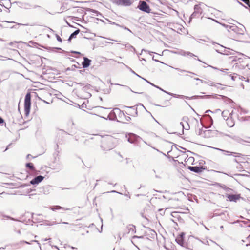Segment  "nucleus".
I'll use <instances>...</instances> for the list:
<instances>
[{
	"label": "nucleus",
	"instance_id": "f257e3e1",
	"mask_svg": "<svg viewBox=\"0 0 250 250\" xmlns=\"http://www.w3.org/2000/svg\"><path fill=\"white\" fill-rule=\"evenodd\" d=\"M217 94H213L212 95H195L192 96L191 97H188L187 96H184L183 95H174L175 98H181V99H186L188 100H192V99H209L212 96L213 98H216L217 96Z\"/></svg>",
	"mask_w": 250,
	"mask_h": 250
},
{
	"label": "nucleus",
	"instance_id": "f03ea898",
	"mask_svg": "<svg viewBox=\"0 0 250 250\" xmlns=\"http://www.w3.org/2000/svg\"><path fill=\"white\" fill-rule=\"evenodd\" d=\"M31 95L30 92L26 93L24 99V112L26 116H28L30 112L31 104Z\"/></svg>",
	"mask_w": 250,
	"mask_h": 250
},
{
	"label": "nucleus",
	"instance_id": "7ed1b4c3",
	"mask_svg": "<svg viewBox=\"0 0 250 250\" xmlns=\"http://www.w3.org/2000/svg\"><path fill=\"white\" fill-rule=\"evenodd\" d=\"M201 4H196L194 6V12L189 18V22H190L192 19L198 18L203 12L202 8L200 7Z\"/></svg>",
	"mask_w": 250,
	"mask_h": 250
},
{
	"label": "nucleus",
	"instance_id": "20e7f679",
	"mask_svg": "<svg viewBox=\"0 0 250 250\" xmlns=\"http://www.w3.org/2000/svg\"><path fill=\"white\" fill-rule=\"evenodd\" d=\"M137 8L146 13H151V9L149 5L146 1L143 0L139 1Z\"/></svg>",
	"mask_w": 250,
	"mask_h": 250
},
{
	"label": "nucleus",
	"instance_id": "39448f33",
	"mask_svg": "<svg viewBox=\"0 0 250 250\" xmlns=\"http://www.w3.org/2000/svg\"><path fill=\"white\" fill-rule=\"evenodd\" d=\"M241 27H239L236 25H234L233 32L235 34V37H238L240 35H243L245 34L246 31L244 26L240 23H239Z\"/></svg>",
	"mask_w": 250,
	"mask_h": 250
},
{
	"label": "nucleus",
	"instance_id": "423d86ee",
	"mask_svg": "<svg viewBox=\"0 0 250 250\" xmlns=\"http://www.w3.org/2000/svg\"><path fill=\"white\" fill-rule=\"evenodd\" d=\"M113 3L118 5L123 6H129L132 4L131 0H109Z\"/></svg>",
	"mask_w": 250,
	"mask_h": 250
},
{
	"label": "nucleus",
	"instance_id": "0eeeda50",
	"mask_svg": "<svg viewBox=\"0 0 250 250\" xmlns=\"http://www.w3.org/2000/svg\"><path fill=\"white\" fill-rule=\"evenodd\" d=\"M225 196L230 202H236L240 199L244 200V198L241 196L240 194L226 193Z\"/></svg>",
	"mask_w": 250,
	"mask_h": 250
},
{
	"label": "nucleus",
	"instance_id": "6e6552de",
	"mask_svg": "<svg viewBox=\"0 0 250 250\" xmlns=\"http://www.w3.org/2000/svg\"><path fill=\"white\" fill-rule=\"evenodd\" d=\"M113 138L111 137L108 138L105 141H104L102 143V144L101 145V147L103 150H108L112 149L114 146V145H110L108 146H106V144H111L113 142Z\"/></svg>",
	"mask_w": 250,
	"mask_h": 250
},
{
	"label": "nucleus",
	"instance_id": "1a4fd4ad",
	"mask_svg": "<svg viewBox=\"0 0 250 250\" xmlns=\"http://www.w3.org/2000/svg\"><path fill=\"white\" fill-rule=\"evenodd\" d=\"M139 105L142 106L146 110L145 107L144 106V105L142 104H137L136 105H134V106H128L125 105V106H124L123 107L125 108H130L133 110V112H134V113L131 112L130 113H128L126 112H125L126 114L129 115L133 117H137L138 116V111H137V106Z\"/></svg>",
	"mask_w": 250,
	"mask_h": 250
},
{
	"label": "nucleus",
	"instance_id": "9d476101",
	"mask_svg": "<svg viewBox=\"0 0 250 250\" xmlns=\"http://www.w3.org/2000/svg\"><path fill=\"white\" fill-rule=\"evenodd\" d=\"M185 233L181 232L180 234L178 235V236L176 238L175 241L177 244H178L180 246L187 248V244L184 242V236Z\"/></svg>",
	"mask_w": 250,
	"mask_h": 250
},
{
	"label": "nucleus",
	"instance_id": "9b49d317",
	"mask_svg": "<svg viewBox=\"0 0 250 250\" xmlns=\"http://www.w3.org/2000/svg\"><path fill=\"white\" fill-rule=\"evenodd\" d=\"M101 118H103L105 120H109L111 121H116L119 122L120 121L117 120V114L116 111H115V108L110 112L108 114L107 118L100 116Z\"/></svg>",
	"mask_w": 250,
	"mask_h": 250
},
{
	"label": "nucleus",
	"instance_id": "f8f14e48",
	"mask_svg": "<svg viewBox=\"0 0 250 250\" xmlns=\"http://www.w3.org/2000/svg\"><path fill=\"white\" fill-rule=\"evenodd\" d=\"M125 137L127 139L128 142L131 144L136 143L138 139L139 138V136L132 133L126 134Z\"/></svg>",
	"mask_w": 250,
	"mask_h": 250
},
{
	"label": "nucleus",
	"instance_id": "ddd939ff",
	"mask_svg": "<svg viewBox=\"0 0 250 250\" xmlns=\"http://www.w3.org/2000/svg\"><path fill=\"white\" fill-rule=\"evenodd\" d=\"M213 148L222 152L223 153V154L225 155H228V156L232 155L235 157H240L242 155L241 153H236V152H230V151H229L227 150H223V149H222L220 148Z\"/></svg>",
	"mask_w": 250,
	"mask_h": 250
},
{
	"label": "nucleus",
	"instance_id": "4468645a",
	"mask_svg": "<svg viewBox=\"0 0 250 250\" xmlns=\"http://www.w3.org/2000/svg\"><path fill=\"white\" fill-rule=\"evenodd\" d=\"M188 169L192 172H194L196 173H201L205 168L203 166H189Z\"/></svg>",
	"mask_w": 250,
	"mask_h": 250
},
{
	"label": "nucleus",
	"instance_id": "2eb2a0df",
	"mask_svg": "<svg viewBox=\"0 0 250 250\" xmlns=\"http://www.w3.org/2000/svg\"><path fill=\"white\" fill-rule=\"evenodd\" d=\"M44 178V177L42 175H39L35 177L30 182V183L33 185H38L41 183Z\"/></svg>",
	"mask_w": 250,
	"mask_h": 250
},
{
	"label": "nucleus",
	"instance_id": "dca6fc26",
	"mask_svg": "<svg viewBox=\"0 0 250 250\" xmlns=\"http://www.w3.org/2000/svg\"><path fill=\"white\" fill-rule=\"evenodd\" d=\"M233 112L232 111L231 113L229 114V116L227 117V118L226 120V124L229 127H232L234 126L235 123L234 120L231 117L232 115L233 114Z\"/></svg>",
	"mask_w": 250,
	"mask_h": 250
},
{
	"label": "nucleus",
	"instance_id": "f3484780",
	"mask_svg": "<svg viewBox=\"0 0 250 250\" xmlns=\"http://www.w3.org/2000/svg\"><path fill=\"white\" fill-rule=\"evenodd\" d=\"M235 67L239 69H244L246 67H248L249 69L250 70V68L249 67V65L247 63H246L245 62H239L235 63Z\"/></svg>",
	"mask_w": 250,
	"mask_h": 250
},
{
	"label": "nucleus",
	"instance_id": "a211bd4d",
	"mask_svg": "<svg viewBox=\"0 0 250 250\" xmlns=\"http://www.w3.org/2000/svg\"><path fill=\"white\" fill-rule=\"evenodd\" d=\"M115 111L116 112L117 116H118L119 118L121 120L120 122H123L122 121L124 120V118L125 115V111H122L118 108H115Z\"/></svg>",
	"mask_w": 250,
	"mask_h": 250
},
{
	"label": "nucleus",
	"instance_id": "6ab92c4d",
	"mask_svg": "<svg viewBox=\"0 0 250 250\" xmlns=\"http://www.w3.org/2000/svg\"><path fill=\"white\" fill-rule=\"evenodd\" d=\"M91 62V60L86 57H83V61L82 62V64L83 68H86L88 67Z\"/></svg>",
	"mask_w": 250,
	"mask_h": 250
},
{
	"label": "nucleus",
	"instance_id": "aec40b11",
	"mask_svg": "<svg viewBox=\"0 0 250 250\" xmlns=\"http://www.w3.org/2000/svg\"><path fill=\"white\" fill-rule=\"evenodd\" d=\"M52 187L49 185H47L43 187L40 188V192H42L44 194H48L50 193V190L52 189Z\"/></svg>",
	"mask_w": 250,
	"mask_h": 250
},
{
	"label": "nucleus",
	"instance_id": "412c9836",
	"mask_svg": "<svg viewBox=\"0 0 250 250\" xmlns=\"http://www.w3.org/2000/svg\"><path fill=\"white\" fill-rule=\"evenodd\" d=\"M53 167L54 169L57 170L58 171L62 170L63 167V164L61 162H54Z\"/></svg>",
	"mask_w": 250,
	"mask_h": 250
},
{
	"label": "nucleus",
	"instance_id": "4be33fe9",
	"mask_svg": "<svg viewBox=\"0 0 250 250\" xmlns=\"http://www.w3.org/2000/svg\"><path fill=\"white\" fill-rule=\"evenodd\" d=\"M220 187L221 188H222L223 189L225 190L226 192H228V193H229L230 192H233V193H235V191L232 189V188H229L228 187H227L226 185H222V184H220Z\"/></svg>",
	"mask_w": 250,
	"mask_h": 250
},
{
	"label": "nucleus",
	"instance_id": "5701e85b",
	"mask_svg": "<svg viewBox=\"0 0 250 250\" xmlns=\"http://www.w3.org/2000/svg\"><path fill=\"white\" fill-rule=\"evenodd\" d=\"M33 242L37 243L39 245L40 247H41L40 244L39 242V241H37V240H32L31 242H28V241H26L22 240V241H20V242H19L18 243H16L14 245H15V246H19V245L21 244L22 243H25V244H31V243Z\"/></svg>",
	"mask_w": 250,
	"mask_h": 250
},
{
	"label": "nucleus",
	"instance_id": "b1692460",
	"mask_svg": "<svg viewBox=\"0 0 250 250\" xmlns=\"http://www.w3.org/2000/svg\"><path fill=\"white\" fill-rule=\"evenodd\" d=\"M87 11L95 14L96 16H99L103 18L104 17L102 13H101L100 12L96 10L88 8Z\"/></svg>",
	"mask_w": 250,
	"mask_h": 250
},
{
	"label": "nucleus",
	"instance_id": "393cba45",
	"mask_svg": "<svg viewBox=\"0 0 250 250\" xmlns=\"http://www.w3.org/2000/svg\"><path fill=\"white\" fill-rule=\"evenodd\" d=\"M26 167L29 169L32 172H35L36 171L35 167L34 165L32 163H27L26 164Z\"/></svg>",
	"mask_w": 250,
	"mask_h": 250
},
{
	"label": "nucleus",
	"instance_id": "a878e982",
	"mask_svg": "<svg viewBox=\"0 0 250 250\" xmlns=\"http://www.w3.org/2000/svg\"><path fill=\"white\" fill-rule=\"evenodd\" d=\"M220 96H221L223 99L224 100L225 102L227 103V104H234V102L233 101V100L228 97H227L225 96H223V95H219Z\"/></svg>",
	"mask_w": 250,
	"mask_h": 250
},
{
	"label": "nucleus",
	"instance_id": "bb28decb",
	"mask_svg": "<svg viewBox=\"0 0 250 250\" xmlns=\"http://www.w3.org/2000/svg\"><path fill=\"white\" fill-rule=\"evenodd\" d=\"M127 229L129 232H132L133 233H136V227L134 225H129L127 226Z\"/></svg>",
	"mask_w": 250,
	"mask_h": 250
},
{
	"label": "nucleus",
	"instance_id": "cd10ccee",
	"mask_svg": "<svg viewBox=\"0 0 250 250\" xmlns=\"http://www.w3.org/2000/svg\"><path fill=\"white\" fill-rule=\"evenodd\" d=\"M223 213L224 214L223 215L221 216L222 219L225 220V221H227L229 218V214L227 213V211H225L224 212H223Z\"/></svg>",
	"mask_w": 250,
	"mask_h": 250
},
{
	"label": "nucleus",
	"instance_id": "c85d7f7f",
	"mask_svg": "<svg viewBox=\"0 0 250 250\" xmlns=\"http://www.w3.org/2000/svg\"><path fill=\"white\" fill-rule=\"evenodd\" d=\"M204 83L208 84V85L211 86H217V85H220V83H213L211 81L206 82L204 81Z\"/></svg>",
	"mask_w": 250,
	"mask_h": 250
},
{
	"label": "nucleus",
	"instance_id": "c756f323",
	"mask_svg": "<svg viewBox=\"0 0 250 250\" xmlns=\"http://www.w3.org/2000/svg\"><path fill=\"white\" fill-rule=\"evenodd\" d=\"M111 192L112 193H118V194H121V195H124L125 196H126V197H127L129 199H130V195L129 194V193L128 192H127L126 193H125L124 194H123L121 192H119L118 191H117L116 190H112L111 191Z\"/></svg>",
	"mask_w": 250,
	"mask_h": 250
},
{
	"label": "nucleus",
	"instance_id": "7c9ffc66",
	"mask_svg": "<svg viewBox=\"0 0 250 250\" xmlns=\"http://www.w3.org/2000/svg\"><path fill=\"white\" fill-rule=\"evenodd\" d=\"M80 31V30L79 29H78L76 30L75 31H74L70 35L71 38H72V39L75 38L76 37L77 35L79 33Z\"/></svg>",
	"mask_w": 250,
	"mask_h": 250
},
{
	"label": "nucleus",
	"instance_id": "2f4dec72",
	"mask_svg": "<svg viewBox=\"0 0 250 250\" xmlns=\"http://www.w3.org/2000/svg\"><path fill=\"white\" fill-rule=\"evenodd\" d=\"M92 87V85H91L90 84H86L84 86H83V87L82 88V90L84 92H86L88 90L90 89Z\"/></svg>",
	"mask_w": 250,
	"mask_h": 250
},
{
	"label": "nucleus",
	"instance_id": "473e14b6",
	"mask_svg": "<svg viewBox=\"0 0 250 250\" xmlns=\"http://www.w3.org/2000/svg\"><path fill=\"white\" fill-rule=\"evenodd\" d=\"M125 67L132 73H133V74L136 75L137 77L140 78H142V77H141L140 75H139L138 74H137V73H136V72L135 71H134L131 68H130L129 67H128L127 65H126L125 64H124Z\"/></svg>",
	"mask_w": 250,
	"mask_h": 250
},
{
	"label": "nucleus",
	"instance_id": "72a5a7b5",
	"mask_svg": "<svg viewBox=\"0 0 250 250\" xmlns=\"http://www.w3.org/2000/svg\"><path fill=\"white\" fill-rule=\"evenodd\" d=\"M230 77L231 79L233 81L237 80L238 74L236 73H233V74H230Z\"/></svg>",
	"mask_w": 250,
	"mask_h": 250
},
{
	"label": "nucleus",
	"instance_id": "f704fd0d",
	"mask_svg": "<svg viewBox=\"0 0 250 250\" xmlns=\"http://www.w3.org/2000/svg\"><path fill=\"white\" fill-rule=\"evenodd\" d=\"M234 25V24H233L232 25H228L227 26V28H226V29L227 30V31L228 32H231V31H233V29Z\"/></svg>",
	"mask_w": 250,
	"mask_h": 250
},
{
	"label": "nucleus",
	"instance_id": "c9c22d12",
	"mask_svg": "<svg viewBox=\"0 0 250 250\" xmlns=\"http://www.w3.org/2000/svg\"><path fill=\"white\" fill-rule=\"evenodd\" d=\"M217 210H215L214 213H213V216L212 217H215V216H223V212H221L220 213H219L218 212H217Z\"/></svg>",
	"mask_w": 250,
	"mask_h": 250
},
{
	"label": "nucleus",
	"instance_id": "e433bc0d",
	"mask_svg": "<svg viewBox=\"0 0 250 250\" xmlns=\"http://www.w3.org/2000/svg\"><path fill=\"white\" fill-rule=\"evenodd\" d=\"M235 140L236 142H237L238 143H240V144H243L244 142H245L243 139H242L239 137H236L235 139Z\"/></svg>",
	"mask_w": 250,
	"mask_h": 250
},
{
	"label": "nucleus",
	"instance_id": "4c0bfd02",
	"mask_svg": "<svg viewBox=\"0 0 250 250\" xmlns=\"http://www.w3.org/2000/svg\"><path fill=\"white\" fill-rule=\"evenodd\" d=\"M62 52H66L68 54H69L70 53H74V54H79V55H81V52H80L76 51H73V50L69 52H66V51H65L64 50H62Z\"/></svg>",
	"mask_w": 250,
	"mask_h": 250
},
{
	"label": "nucleus",
	"instance_id": "58836bf2",
	"mask_svg": "<svg viewBox=\"0 0 250 250\" xmlns=\"http://www.w3.org/2000/svg\"><path fill=\"white\" fill-rule=\"evenodd\" d=\"M149 231H150V232L151 233L150 237L152 238H154L155 235H156V233L155 231L154 230L151 229H149Z\"/></svg>",
	"mask_w": 250,
	"mask_h": 250
},
{
	"label": "nucleus",
	"instance_id": "ea45409f",
	"mask_svg": "<svg viewBox=\"0 0 250 250\" xmlns=\"http://www.w3.org/2000/svg\"><path fill=\"white\" fill-rule=\"evenodd\" d=\"M238 119L241 122L247 121V116L239 117L238 116Z\"/></svg>",
	"mask_w": 250,
	"mask_h": 250
},
{
	"label": "nucleus",
	"instance_id": "a19ab883",
	"mask_svg": "<svg viewBox=\"0 0 250 250\" xmlns=\"http://www.w3.org/2000/svg\"><path fill=\"white\" fill-rule=\"evenodd\" d=\"M176 70H177L178 71L181 72H188V73H191V74H195L193 72H189V71H186V70H182V69H181L180 68H175Z\"/></svg>",
	"mask_w": 250,
	"mask_h": 250
},
{
	"label": "nucleus",
	"instance_id": "79ce46f5",
	"mask_svg": "<svg viewBox=\"0 0 250 250\" xmlns=\"http://www.w3.org/2000/svg\"><path fill=\"white\" fill-rule=\"evenodd\" d=\"M185 30V28H184V27H183L181 25H179V27L177 28V33H180V32H182V30Z\"/></svg>",
	"mask_w": 250,
	"mask_h": 250
},
{
	"label": "nucleus",
	"instance_id": "37998d69",
	"mask_svg": "<svg viewBox=\"0 0 250 250\" xmlns=\"http://www.w3.org/2000/svg\"><path fill=\"white\" fill-rule=\"evenodd\" d=\"M186 53L187 54V57H197L195 55H194L192 53L189 52V51H188V53Z\"/></svg>",
	"mask_w": 250,
	"mask_h": 250
},
{
	"label": "nucleus",
	"instance_id": "c03bdc74",
	"mask_svg": "<svg viewBox=\"0 0 250 250\" xmlns=\"http://www.w3.org/2000/svg\"><path fill=\"white\" fill-rule=\"evenodd\" d=\"M165 103H166V105H165V106L160 105L158 104H156V105L158 106L165 107V106H169L171 105V103L168 101H166Z\"/></svg>",
	"mask_w": 250,
	"mask_h": 250
},
{
	"label": "nucleus",
	"instance_id": "a18cd8bd",
	"mask_svg": "<svg viewBox=\"0 0 250 250\" xmlns=\"http://www.w3.org/2000/svg\"><path fill=\"white\" fill-rule=\"evenodd\" d=\"M3 217L4 218H7V219H10V220H13V221H17V220H16V219H14V218H12V217H10V216H8V215H3Z\"/></svg>",
	"mask_w": 250,
	"mask_h": 250
},
{
	"label": "nucleus",
	"instance_id": "49530a36",
	"mask_svg": "<svg viewBox=\"0 0 250 250\" xmlns=\"http://www.w3.org/2000/svg\"><path fill=\"white\" fill-rule=\"evenodd\" d=\"M51 209L53 210H58V209H64V208L62 207H61L59 206H56L54 208H52Z\"/></svg>",
	"mask_w": 250,
	"mask_h": 250
},
{
	"label": "nucleus",
	"instance_id": "de8ad7c7",
	"mask_svg": "<svg viewBox=\"0 0 250 250\" xmlns=\"http://www.w3.org/2000/svg\"><path fill=\"white\" fill-rule=\"evenodd\" d=\"M212 20L216 22H217V23H219V24H220L222 26L224 27L226 29L227 28V26L228 25V24H224V23H219V22H218V21L216 20H214V19H212Z\"/></svg>",
	"mask_w": 250,
	"mask_h": 250
},
{
	"label": "nucleus",
	"instance_id": "09e8293b",
	"mask_svg": "<svg viewBox=\"0 0 250 250\" xmlns=\"http://www.w3.org/2000/svg\"><path fill=\"white\" fill-rule=\"evenodd\" d=\"M131 120V118L129 116H127L125 115V117L124 118V120L129 122Z\"/></svg>",
	"mask_w": 250,
	"mask_h": 250
},
{
	"label": "nucleus",
	"instance_id": "8fccbe9b",
	"mask_svg": "<svg viewBox=\"0 0 250 250\" xmlns=\"http://www.w3.org/2000/svg\"><path fill=\"white\" fill-rule=\"evenodd\" d=\"M228 113V111H223L222 112V116L224 117V119L225 120V117H227V116H226V114H227Z\"/></svg>",
	"mask_w": 250,
	"mask_h": 250
},
{
	"label": "nucleus",
	"instance_id": "3c124183",
	"mask_svg": "<svg viewBox=\"0 0 250 250\" xmlns=\"http://www.w3.org/2000/svg\"><path fill=\"white\" fill-rule=\"evenodd\" d=\"M60 132L57 133V136H61L62 133L67 134V133L66 131H64L63 130H60ZM68 134H69L68 133Z\"/></svg>",
	"mask_w": 250,
	"mask_h": 250
},
{
	"label": "nucleus",
	"instance_id": "603ef678",
	"mask_svg": "<svg viewBox=\"0 0 250 250\" xmlns=\"http://www.w3.org/2000/svg\"><path fill=\"white\" fill-rule=\"evenodd\" d=\"M120 27L123 28L125 30H126L128 31L129 32L132 33V31L128 28L126 27V26H125L124 25H120Z\"/></svg>",
	"mask_w": 250,
	"mask_h": 250
},
{
	"label": "nucleus",
	"instance_id": "864d4df0",
	"mask_svg": "<svg viewBox=\"0 0 250 250\" xmlns=\"http://www.w3.org/2000/svg\"><path fill=\"white\" fill-rule=\"evenodd\" d=\"M144 238V237L143 236H138L137 235H134L133 236H132V239H136V238L143 239Z\"/></svg>",
	"mask_w": 250,
	"mask_h": 250
},
{
	"label": "nucleus",
	"instance_id": "5fc2aeb1",
	"mask_svg": "<svg viewBox=\"0 0 250 250\" xmlns=\"http://www.w3.org/2000/svg\"><path fill=\"white\" fill-rule=\"evenodd\" d=\"M55 36H56L57 40L58 42H62V40L61 38L58 34H56Z\"/></svg>",
	"mask_w": 250,
	"mask_h": 250
},
{
	"label": "nucleus",
	"instance_id": "6e6d98bb",
	"mask_svg": "<svg viewBox=\"0 0 250 250\" xmlns=\"http://www.w3.org/2000/svg\"><path fill=\"white\" fill-rule=\"evenodd\" d=\"M202 131H203L202 128H199V129L198 130V131H197L196 134H197L198 135H202Z\"/></svg>",
	"mask_w": 250,
	"mask_h": 250
},
{
	"label": "nucleus",
	"instance_id": "4d7b16f0",
	"mask_svg": "<svg viewBox=\"0 0 250 250\" xmlns=\"http://www.w3.org/2000/svg\"><path fill=\"white\" fill-rule=\"evenodd\" d=\"M14 43H24V42H22V41H19V42L15 41L14 42H10L9 43V45L12 46Z\"/></svg>",
	"mask_w": 250,
	"mask_h": 250
},
{
	"label": "nucleus",
	"instance_id": "13d9d810",
	"mask_svg": "<svg viewBox=\"0 0 250 250\" xmlns=\"http://www.w3.org/2000/svg\"><path fill=\"white\" fill-rule=\"evenodd\" d=\"M245 79V78L244 76L238 75L237 80H244Z\"/></svg>",
	"mask_w": 250,
	"mask_h": 250
},
{
	"label": "nucleus",
	"instance_id": "bf43d9fd",
	"mask_svg": "<svg viewBox=\"0 0 250 250\" xmlns=\"http://www.w3.org/2000/svg\"><path fill=\"white\" fill-rule=\"evenodd\" d=\"M198 240H199L201 243L204 244H206V245H209V243H208V240H206L205 242H204V241H202V240H201L200 239H199V238H197Z\"/></svg>",
	"mask_w": 250,
	"mask_h": 250
},
{
	"label": "nucleus",
	"instance_id": "052dcab7",
	"mask_svg": "<svg viewBox=\"0 0 250 250\" xmlns=\"http://www.w3.org/2000/svg\"><path fill=\"white\" fill-rule=\"evenodd\" d=\"M188 51H181V55L183 56H187V54L186 53H188Z\"/></svg>",
	"mask_w": 250,
	"mask_h": 250
},
{
	"label": "nucleus",
	"instance_id": "680f3d73",
	"mask_svg": "<svg viewBox=\"0 0 250 250\" xmlns=\"http://www.w3.org/2000/svg\"><path fill=\"white\" fill-rule=\"evenodd\" d=\"M80 68V67L77 66L75 64H73L71 66V70L73 71L75 69V68Z\"/></svg>",
	"mask_w": 250,
	"mask_h": 250
},
{
	"label": "nucleus",
	"instance_id": "e2e57ef3",
	"mask_svg": "<svg viewBox=\"0 0 250 250\" xmlns=\"http://www.w3.org/2000/svg\"><path fill=\"white\" fill-rule=\"evenodd\" d=\"M239 109H240L241 111L243 113H247L248 111L244 110L242 108H241L240 106L239 107Z\"/></svg>",
	"mask_w": 250,
	"mask_h": 250
},
{
	"label": "nucleus",
	"instance_id": "0e129e2a",
	"mask_svg": "<svg viewBox=\"0 0 250 250\" xmlns=\"http://www.w3.org/2000/svg\"><path fill=\"white\" fill-rule=\"evenodd\" d=\"M154 87L160 89L161 91L164 92H166V91L163 89L162 88H161V87H160L159 86H157V85H154Z\"/></svg>",
	"mask_w": 250,
	"mask_h": 250
},
{
	"label": "nucleus",
	"instance_id": "69168bd1",
	"mask_svg": "<svg viewBox=\"0 0 250 250\" xmlns=\"http://www.w3.org/2000/svg\"><path fill=\"white\" fill-rule=\"evenodd\" d=\"M68 59L70 60V61L71 62H76V63H77L78 65H79V62H76V61H75V59H72V58H68Z\"/></svg>",
	"mask_w": 250,
	"mask_h": 250
},
{
	"label": "nucleus",
	"instance_id": "338daca9",
	"mask_svg": "<svg viewBox=\"0 0 250 250\" xmlns=\"http://www.w3.org/2000/svg\"><path fill=\"white\" fill-rule=\"evenodd\" d=\"M240 0L244 2L246 4H247L248 6V5L249 4V1H250L249 0Z\"/></svg>",
	"mask_w": 250,
	"mask_h": 250
},
{
	"label": "nucleus",
	"instance_id": "774afa93",
	"mask_svg": "<svg viewBox=\"0 0 250 250\" xmlns=\"http://www.w3.org/2000/svg\"><path fill=\"white\" fill-rule=\"evenodd\" d=\"M221 85H222V84H220V85H217V86H215V87H216L217 89L223 90L224 89V87H222Z\"/></svg>",
	"mask_w": 250,
	"mask_h": 250
}]
</instances>
